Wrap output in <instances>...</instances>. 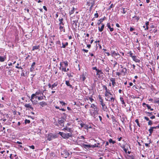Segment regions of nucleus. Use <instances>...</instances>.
Instances as JSON below:
<instances>
[{
	"label": "nucleus",
	"mask_w": 159,
	"mask_h": 159,
	"mask_svg": "<svg viewBox=\"0 0 159 159\" xmlns=\"http://www.w3.org/2000/svg\"><path fill=\"white\" fill-rule=\"evenodd\" d=\"M104 20V18L100 19L99 20V22H98V25H99L100 24L102 25V23L103 22V21Z\"/></svg>",
	"instance_id": "obj_35"
},
{
	"label": "nucleus",
	"mask_w": 159,
	"mask_h": 159,
	"mask_svg": "<svg viewBox=\"0 0 159 159\" xmlns=\"http://www.w3.org/2000/svg\"><path fill=\"white\" fill-rule=\"evenodd\" d=\"M114 6L112 4L111 5V6L109 7V8L108 9V10H110V9H111V8L113 7Z\"/></svg>",
	"instance_id": "obj_61"
},
{
	"label": "nucleus",
	"mask_w": 159,
	"mask_h": 159,
	"mask_svg": "<svg viewBox=\"0 0 159 159\" xmlns=\"http://www.w3.org/2000/svg\"><path fill=\"white\" fill-rule=\"evenodd\" d=\"M152 124V121L151 120H149L148 122V125H151Z\"/></svg>",
	"instance_id": "obj_56"
},
{
	"label": "nucleus",
	"mask_w": 159,
	"mask_h": 159,
	"mask_svg": "<svg viewBox=\"0 0 159 159\" xmlns=\"http://www.w3.org/2000/svg\"><path fill=\"white\" fill-rule=\"evenodd\" d=\"M30 120L25 119V124H27V123L29 124L30 123Z\"/></svg>",
	"instance_id": "obj_53"
},
{
	"label": "nucleus",
	"mask_w": 159,
	"mask_h": 159,
	"mask_svg": "<svg viewBox=\"0 0 159 159\" xmlns=\"http://www.w3.org/2000/svg\"><path fill=\"white\" fill-rule=\"evenodd\" d=\"M133 18L136 19L137 20V21H138L139 19V16H134Z\"/></svg>",
	"instance_id": "obj_49"
},
{
	"label": "nucleus",
	"mask_w": 159,
	"mask_h": 159,
	"mask_svg": "<svg viewBox=\"0 0 159 159\" xmlns=\"http://www.w3.org/2000/svg\"><path fill=\"white\" fill-rule=\"evenodd\" d=\"M84 129H91L92 128V127L91 125H87L86 124H85Z\"/></svg>",
	"instance_id": "obj_32"
},
{
	"label": "nucleus",
	"mask_w": 159,
	"mask_h": 159,
	"mask_svg": "<svg viewBox=\"0 0 159 159\" xmlns=\"http://www.w3.org/2000/svg\"><path fill=\"white\" fill-rule=\"evenodd\" d=\"M74 9H75L74 8V7H73L72 8V9L70 11L69 14L70 15L72 14H73L74 13Z\"/></svg>",
	"instance_id": "obj_44"
},
{
	"label": "nucleus",
	"mask_w": 159,
	"mask_h": 159,
	"mask_svg": "<svg viewBox=\"0 0 159 159\" xmlns=\"http://www.w3.org/2000/svg\"><path fill=\"white\" fill-rule=\"evenodd\" d=\"M39 104L42 107H43L47 105V102L44 101L40 102L39 103Z\"/></svg>",
	"instance_id": "obj_20"
},
{
	"label": "nucleus",
	"mask_w": 159,
	"mask_h": 159,
	"mask_svg": "<svg viewBox=\"0 0 159 159\" xmlns=\"http://www.w3.org/2000/svg\"><path fill=\"white\" fill-rule=\"evenodd\" d=\"M35 65V62H33L32 64V65L31 66V67H34V66Z\"/></svg>",
	"instance_id": "obj_60"
},
{
	"label": "nucleus",
	"mask_w": 159,
	"mask_h": 159,
	"mask_svg": "<svg viewBox=\"0 0 159 159\" xmlns=\"http://www.w3.org/2000/svg\"><path fill=\"white\" fill-rule=\"evenodd\" d=\"M40 93V92H36L35 93H33L31 95V98H32L33 97L36 96V95H39V94Z\"/></svg>",
	"instance_id": "obj_34"
},
{
	"label": "nucleus",
	"mask_w": 159,
	"mask_h": 159,
	"mask_svg": "<svg viewBox=\"0 0 159 159\" xmlns=\"http://www.w3.org/2000/svg\"><path fill=\"white\" fill-rule=\"evenodd\" d=\"M124 59L122 57H121L119 59L120 62L122 63V62L121 61H122Z\"/></svg>",
	"instance_id": "obj_57"
},
{
	"label": "nucleus",
	"mask_w": 159,
	"mask_h": 159,
	"mask_svg": "<svg viewBox=\"0 0 159 159\" xmlns=\"http://www.w3.org/2000/svg\"><path fill=\"white\" fill-rule=\"evenodd\" d=\"M117 51V49L115 48L114 49H111V56L112 57H115L116 56H118L120 57V55L118 53V52H116Z\"/></svg>",
	"instance_id": "obj_5"
},
{
	"label": "nucleus",
	"mask_w": 159,
	"mask_h": 159,
	"mask_svg": "<svg viewBox=\"0 0 159 159\" xmlns=\"http://www.w3.org/2000/svg\"><path fill=\"white\" fill-rule=\"evenodd\" d=\"M107 26L108 28L110 29V31L111 32H112L114 30V28H113L111 27V25L109 22L107 24Z\"/></svg>",
	"instance_id": "obj_26"
},
{
	"label": "nucleus",
	"mask_w": 159,
	"mask_h": 159,
	"mask_svg": "<svg viewBox=\"0 0 159 159\" xmlns=\"http://www.w3.org/2000/svg\"><path fill=\"white\" fill-rule=\"evenodd\" d=\"M59 21L60 22L59 23V25H64V23L63 22V18H61L59 19Z\"/></svg>",
	"instance_id": "obj_28"
},
{
	"label": "nucleus",
	"mask_w": 159,
	"mask_h": 159,
	"mask_svg": "<svg viewBox=\"0 0 159 159\" xmlns=\"http://www.w3.org/2000/svg\"><path fill=\"white\" fill-rule=\"evenodd\" d=\"M116 74L117 75H118V76H119L120 75H121V74L120 72H116Z\"/></svg>",
	"instance_id": "obj_59"
},
{
	"label": "nucleus",
	"mask_w": 159,
	"mask_h": 159,
	"mask_svg": "<svg viewBox=\"0 0 159 159\" xmlns=\"http://www.w3.org/2000/svg\"><path fill=\"white\" fill-rule=\"evenodd\" d=\"M91 148H95V147H98V145H97L96 144H94V145H91Z\"/></svg>",
	"instance_id": "obj_52"
},
{
	"label": "nucleus",
	"mask_w": 159,
	"mask_h": 159,
	"mask_svg": "<svg viewBox=\"0 0 159 159\" xmlns=\"http://www.w3.org/2000/svg\"><path fill=\"white\" fill-rule=\"evenodd\" d=\"M154 129H156V127H151L149 129L148 131H149L150 134L149 135H151Z\"/></svg>",
	"instance_id": "obj_23"
},
{
	"label": "nucleus",
	"mask_w": 159,
	"mask_h": 159,
	"mask_svg": "<svg viewBox=\"0 0 159 159\" xmlns=\"http://www.w3.org/2000/svg\"><path fill=\"white\" fill-rule=\"evenodd\" d=\"M63 64H64L63 62H61L60 64V66L59 67V69L61 70H62V67H64V66H63Z\"/></svg>",
	"instance_id": "obj_40"
},
{
	"label": "nucleus",
	"mask_w": 159,
	"mask_h": 159,
	"mask_svg": "<svg viewBox=\"0 0 159 159\" xmlns=\"http://www.w3.org/2000/svg\"><path fill=\"white\" fill-rule=\"evenodd\" d=\"M120 101L121 102L122 104L125 105V102H124L123 98L122 97H120Z\"/></svg>",
	"instance_id": "obj_36"
},
{
	"label": "nucleus",
	"mask_w": 159,
	"mask_h": 159,
	"mask_svg": "<svg viewBox=\"0 0 159 159\" xmlns=\"http://www.w3.org/2000/svg\"><path fill=\"white\" fill-rule=\"evenodd\" d=\"M63 63H64V64L65 65V67H62V71L64 72L68 71L69 70V69L68 68L67 69L66 68V67L68 66V62L67 61H63Z\"/></svg>",
	"instance_id": "obj_7"
},
{
	"label": "nucleus",
	"mask_w": 159,
	"mask_h": 159,
	"mask_svg": "<svg viewBox=\"0 0 159 159\" xmlns=\"http://www.w3.org/2000/svg\"><path fill=\"white\" fill-rule=\"evenodd\" d=\"M38 96H37L36 95V96L34 97H33V98H31H31L30 99V101L32 102V104L33 105H35L36 104V102H35L33 100V99L35 98H38Z\"/></svg>",
	"instance_id": "obj_21"
},
{
	"label": "nucleus",
	"mask_w": 159,
	"mask_h": 159,
	"mask_svg": "<svg viewBox=\"0 0 159 159\" xmlns=\"http://www.w3.org/2000/svg\"><path fill=\"white\" fill-rule=\"evenodd\" d=\"M40 45L34 46L33 47L32 51H34L35 50L39 49V50Z\"/></svg>",
	"instance_id": "obj_27"
},
{
	"label": "nucleus",
	"mask_w": 159,
	"mask_h": 159,
	"mask_svg": "<svg viewBox=\"0 0 159 159\" xmlns=\"http://www.w3.org/2000/svg\"><path fill=\"white\" fill-rule=\"evenodd\" d=\"M24 106L26 108V110H30L32 111L34 110V108L32 106V104L30 103L25 104Z\"/></svg>",
	"instance_id": "obj_10"
},
{
	"label": "nucleus",
	"mask_w": 159,
	"mask_h": 159,
	"mask_svg": "<svg viewBox=\"0 0 159 159\" xmlns=\"http://www.w3.org/2000/svg\"><path fill=\"white\" fill-rule=\"evenodd\" d=\"M109 142L110 143H112V144H114L116 143V142L114 141H113L112 139H110L109 140Z\"/></svg>",
	"instance_id": "obj_46"
},
{
	"label": "nucleus",
	"mask_w": 159,
	"mask_h": 159,
	"mask_svg": "<svg viewBox=\"0 0 159 159\" xmlns=\"http://www.w3.org/2000/svg\"><path fill=\"white\" fill-rule=\"evenodd\" d=\"M58 85V82L57 81L52 84L49 83L48 84V86L49 88H50L52 90H53L55 89V88L57 87Z\"/></svg>",
	"instance_id": "obj_8"
},
{
	"label": "nucleus",
	"mask_w": 159,
	"mask_h": 159,
	"mask_svg": "<svg viewBox=\"0 0 159 159\" xmlns=\"http://www.w3.org/2000/svg\"><path fill=\"white\" fill-rule=\"evenodd\" d=\"M64 130H67L68 132H70V133H72L73 132L71 128H68L66 126L63 128Z\"/></svg>",
	"instance_id": "obj_18"
},
{
	"label": "nucleus",
	"mask_w": 159,
	"mask_h": 159,
	"mask_svg": "<svg viewBox=\"0 0 159 159\" xmlns=\"http://www.w3.org/2000/svg\"><path fill=\"white\" fill-rule=\"evenodd\" d=\"M78 20H73L72 21V27L74 29H76L77 28Z\"/></svg>",
	"instance_id": "obj_14"
},
{
	"label": "nucleus",
	"mask_w": 159,
	"mask_h": 159,
	"mask_svg": "<svg viewBox=\"0 0 159 159\" xmlns=\"http://www.w3.org/2000/svg\"><path fill=\"white\" fill-rule=\"evenodd\" d=\"M59 30H60V33H64L65 32V29L64 26H62V25H59Z\"/></svg>",
	"instance_id": "obj_15"
},
{
	"label": "nucleus",
	"mask_w": 159,
	"mask_h": 159,
	"mask_svg": "<svg viewBox=\"0 0 159 159\" xmlns=\"http://www.w3.org/2000/svg\"><path fill=\"white\" fill-rule=\"evenodd\" d=\"M102 87L103 89H104L105 90V93H107L108 92H109L110 91H111V90H110L109 89H108L107 86L105 85H102Z\"/></svg>",
	"instance_id": "obj_25"
},
{
	"label": "nucleus",
	"mask_w": 159,
	"mask_h": 159,
	"mask_svg": "<svg viewBox=\"0 0 159 159\" xmlns=\"http://www.w3.org/2000/svg\"><path fill=\"white\" fill-rule=\"evenodd\" d=\"M58 134L64 139H68L70 137H72V133H65L59 132Z\"/></svg>",
	"instance_id": "obj_4"
},
{
	"label": "nucleus",
	"mask_w": 159,
	"mask_h": 159,
	"mask_svg": "<svg viewBox=\"0 0 159 159\" xmlns=\"http://www.w3.org/2000/svg\"><path fill=\"white\" fill-rule=\"evenodd\" d=\"M89 100L91 102H93V101H94L93 99V98L92 96L89 97Z\"/></svg>",
	"instance_id": "obj_48"
},
{
	"label": "nucleus",
	"mask_w": 159,
	"mask_h": 159,
	"mask_svg": "<svg viewBox=\"0 0 159 159\" xmlns=\"http://www.w3.org/2000/svg\"><path fill=\"white\" fill-rule=\"evenodd\" d=\"M86 79V75L84 74V73L80 76V79L81 81H84Z\"/></svg>",
	"instance_id": "obj_17"
},
{
	"label": "nucleus",
	"mask_w": 159,
	"mask_h": 159,
	"mask_svg": "<svg viewBox=\"0 0 159 159\" xmlns=\"http://www.w3.org/2000/svg\"><path fill=\"white\" fill-rule=\"evenodd\" d=\"M132 58L133 60L136 62H139L140 61V60L137 58L136 56H134L132 57Z\"/></svg>",
	"instance_id": "obj_19"
},
{
	"label": "nucleus",
	"mask_w": 159,
	"mask_h": 159,
	"mask_svg": "<svg viewBox=\"0 0 159 159\" xmlns=\"http://www.w3.org/2000/svg\"><path fill=\"white\" fill-rule=\"evenodd\" d=\"M89 1L91 4V5L93 6L94 5L95 3V0H89Z\"/></svg>",
	"instance_id": "obj_41"
},
{
	"label": "nucleus",
	"mask_w": 159,
	"mask_h": 159,
	"mask_svg": "<svg viewBox=\"0 0 159 159\" xmlns=\"http://www.w3.org/2000/svg\"><path fill=\"white\" fill-rule=\"evenodd\" d=\"M135 122L137 123V125L138 126H139V127H140V125L139 123L138 119H136L135 120Z\"/></svg>",
	"instance_id": "obj_45"
},
{
	"label": "nucleus",
	"mask_w": 159,
	"mask_h": 159,
	"mask_svg": "<svg viewBox=\"0 0 159 159\" xmlns=\"http://www.w3.org/2000/svg\"><path fill=\"white\" fill-rule=\"evenodd\" d=\"M69 152L66 150H64L61 152V155L62 157L66 158L69 156Z\"/></svg>",
	"instance_id": "obj_11"
},
{
	"label": "nucleus",
	"mask_w": 159,
	"mask_h": 159,
	"mask_svg": "<svg viewBox=\"0 0 159 159\" xmlns=\"http://www.w3.org/2000/svg\"><path fill=\"white\" fill-rule=\"evenodd\" d=\"M68 44V43L67 42H66L65 44H64L63 43H62V46L61 47V48H66V46H67Z\"/></svg>",
	"instance_id": "obj_37"
},
{
	"label": "nucleus",
	"mask_w": 159,
	"mask_h": 159,
	"mask_svg": "<svg viewBox=\"0 0 159 159\" xmlns=\"http://www.w3.org/2000/svg\"><path fill=\"white\" fill-rule=\"evenodd\" d=\"M149 22L148 21L146 22L145 24L146 25V28H145V30H148V25H149Z\"/></svg>",
	"instance_id": "obj_43"
},
{
	"label": "nucleus",
	"mask_w": 159,
	"mask_h": 159,
	"mask_svg": "<svg viewBox=\"0 0 159 159\" xmlns=\"http://www.w3.org/2000/svg\"><path fill=\"white\" fill-rule=\"evenodd\" d=\"M111 64L113 66V68L115 67L117 65H119L117 62L116 60H111Z\"/></svg>",
	"instance_id": "obj_16"
},
{
	"label": "nucleus",
	"mask_w": 159,
	"mask_h": 159,
	"mask_svg": "<svg viewBox=\"0 0 159 159\" xmlns=\"http://www.w3.org/2000/svg\"><path fill=\"white\" fill-rule=\"evenodd\" d=\"M90 109L89 110L90 115L96 118V115L98 114L99 111V109L97 105L93 103L91 104L90 107Z\"/></svg>",
	"instance_id": "obj_1"
},
{
	"label": "nucleus",
	"mask_w": 159,
	"mask_h": 159,
	"mask_svg": "<svg viewBox=\"0 0 159 159\" xmlns=\"http://www.w3.org/2000/svg\"><path fill=\"white\" fill-rule=\"evenodd\" d=\"M158 100L157 101H154V103H157L158 104L159 103V98H158Z\"/></svg>",
	"instance_id": "obj_58"
},
{
	"label": "nucleus",
	"mask_w": 159,
	"mask_h": 159,
	"mask_svg": "<svg viewBox=\"0 0 159 159\" xmlns=\"http://www.w3.org/2000/svg\"><path fill=\"white\" fill-rule=\"evenodd\" d=\"M121 75L125 76L127 75V69L126 67H124L120 71Z\"/></svg>",
	"instance_id": "obj_9"
},
{
	"label": "nucleus",
	"mask_w": 159,
	"mask_h": 159,
	"mask_svg": "<svg viewBox=\"0 0 159 159\" xmlns=\"http://www.w3.org/2000/svg\"><path fill=\"white\" fill-rule=\"evenodd\" d=\"M66 84L67 86H69L70 88L72 89L73 88V87L70 84V81H69L66 80Z\"/></svg>",
	"instance_id": "obj_31"
},
{
	"label": "nucleus",
	"mask_w": 159,
	"mask_h": 159,
	"mask_svg": "<svg viewBox=\"0 0 159 159\" xmlns=\"http://www.w3.org/2000/svg\"><path fill=\"white\" fill-rule=\"evenodd\" d=\"M129 56L132 58V57H133L134 56L133 55V53L131 51H130L129 52Z\"/></svg>",
	"instance_id": "obj_62"
},
{
	"label": "nucleus",
	"mask_w": 159,
	"mask_h": 159,
	"mask_svg": "<svg viewBox=\"0 0 159 159\" xmlns=\"http://www.w3.org/2000/svg\"><path fill=\"white\" fill-rule=\"evenodd\" d=\"M2 132V133H1V134L2 136H5L6 135V132H5V130H2L1 131V133Z\"/></svg>",
	"instance_id": "obj_42"
},
{
	"label": "nucleus",
	"mask_w": 159,
	"mask_h": 159,
	"mask_svg": "<svg viewBox=\"0 0 159 159\" xmlns=\"http://www.w3.org/2000/svg\"><path fill=\"white\" fill-rule=\"evenodd\" d=\"M6 59V57L4 56L3 57H1V62H3Z\"/></svg>",
	"instance_id": "obj_39"
},
{
	"label": "nucleus",
	"mask_w": 159,
	"mask_h": 159,
	"mask_svg": "<svg viewBox=\"0 0 159 159\" xmlns=\"http://www.w3.org/2000/svg\"><path fill=\"white\" fill-rule=\"evenodd\" d=\"M105 25L103 23L102 24V26L100 27L99 26L98 27V29L99 32H102L104 28Z\"/></svg>",
	"instance_id": "obj_22"
},
{
	"label": "nucleus",
	"mask_w": 159,
	"mask_h": 159,
	"mask_svg": "<svg viewBox=\"0 0 159 159\" xmlns=\"http://www.w3.org/2000/svg\"><path fill=\"white\" fill-rule=\"evenodd\" d=\"M57 137V135L56 134H53L52 133H50L48 134L47 139V140L49 141H51L52 139H55Z\"/></svg>",
	"instance_id": "obj_6"
},
{
	"label": "nucleus",
	"mask_w": 159,
	"mask_h": 159,
	"mask_svg": "<svg viewBox=\"0 0 159 159\" xmlns=\"http://www.w3.org/2000/svg\"><path fill=\"white\" fill-rule=\"evenodd\" d=\"M38 99L39 100H41L44 99L43 97V96L38 97Z\"/></svg>",
	"instance_id": "obj_51"
},
{
	"label": "nucleus",
	"mask_w": 159,
	"mask_h": 159,
	"mask_svg": "<svg viewBox=\"0 0 159 159\" xmlns=\"http://www.w3.org/2000/svg\"><path fill=\"white\" fill-rule=\"evenodd\" d=\"M10 158L11 159H18L16 155H12V154L10 155Z\"/></svg>",
	"instance_id": "obj_30"
},
{
	"label": "nucleus",
	"mask_w": 159,
	"mask_h": 159,
	"mask_svg": "<svg viewBox=\"0 0 159 159\" xmlns=\"http://www.w3.org/2000/svg\"><path fill=\"white\" fill-rule=\"evenodd\" d=\"M105 95L107 98H105L106 101L109 102H114L115 99V96L114 95V97H113V94L111 93V91L108 92V93H105Z\"/></svg>",
	"instance_id": "obj_2"
},
{
	"label": "nucleus",
	"mask_w": 159,
	"mask_h": 159,
	"mask_svg": "<svg viewBox=\"0 0 159 159\" xmlns=\"http://www.w3.org/2000/svg\"><path fill=\"white\" fill-rule=\"evenodd\" d=\"M82 145H83V147L85 148H91V145H90L89 144L88 145V144H83Z\"/></svg>",
	"instance_id": "obj_33"
},
{
	"label": "nucleus",
	"mask_w": 159,
	"mask_h": 159,
	"mask_svg": "<svg viewBox=\"0 0 159 159\" xmlns=\"http://www.w3.org/2000/svg\"><path fill=\"white\" fill-rule=\"evenodd\" d=\"M110 80L112 82L113 87L115 86L116 84L115 78H111L110 79Z\"/></svg>",
	"instance_id": "obj_24"
},
{
	"label": "nucleus",
	"mask_w": 159,
	"mask_h": 159,
	"mask_svg": "<svg viewBox=\"0 0 159 159\" xmlns=\"http://www.w3.org/2000/svg\"><path fill=\"white\" fill-rule=\"evenodd\" d=\"M50 43H51L50 44V46H52L54 44V42L53 41V40H52V39H51Z\"/></svg>",
	"instance_id": "obj_54"
},
{
	"label": "nucleus",
	"mask_w": 159,
	"mask_h": 159,
	"mask_svg": "<svg viewBox=\"0 0 159 159\" xmlns=\"http://www.w3.org/2000/svg\"><path fill=\"white\" fill-rule=\"evenodd\" d=\"M96 71H97L96 75L97 76H98V74L99 73H100V74H103L101 70L98 69L97 70H96Z\"/></svg>",
	"instance_id": "obj_38"
},
{
	"label": "nucleus",
	"mask_w": 159,
	"mask_h": 159,
	"mask_svg": "<svg viewBox=\"0 0 159 159\" xmlns=\"http://www.w3.org/2000/svg\"><path fill=\"white\" fill-rule=\"evenodd\" d=\"M148 100L149 101H150V102H153L154 103V101L153 100V99H152V98H149L148 99Z\"/></svg>",
	"instance_id": "obj_63"
},
{
	"label": "nucleus",
	"mask_w": 159,
	"mask_h": 159,
	"mask_svg": "<svg viewBox=\"0 0 159 159\" xmlns=\"http://www.w3.org/2000/svg\"><path fill=\"white\" fill-rule=\"evenodd\" d=\"M8 117V115L7 114H5L3 115L1 114V117L2 118L1 120H2L4 121H5Z\"/></svg>",
	"instance_id": "obj_12"
},
{
	"label": "nucleus",
	"mask_w": 159,
	"mask_h": 159,
	"mask_svg": "<svg viewBox=\"0 0 159 159\" xmlns=\"http://www.w3.org/2000/svg\"><path fill=\"white\" fill-rule=\"evenodd\" d=\"M155 44H156L157 47H158L159 46V42L158 43L157 41H156L155 42Z\"/></svg>",
	"instance_id": "obj_64"
},
{
	"label": "nucleus",
	"mask_w": 159,
	"mask_h": 159,
	"mask_svg": "<svg viewBox=\"0 0 159 159\" xmlns=\"http://www.w3.org/2000/svg\"><path fill=\"white\" fill-rule=\"evenodd\" d=\"M146 114L149 116H150L152 115V112H148L146 111L145 112Z\"/></svg>",
	"instance_id": "obj_47"
},
{
	"label": "nucleus",
	"mask_w": 159,
	"mask_h": 159,
	"mask_svg": "<svg viewBox=\"0 0 159 159\" xmlns=\"http://www.w3.org/2000/svg\"><path fill=\"white\" fill-rule=\"evenodd\" d=\"M60 103L62 105V106L65 105L66 104V103L63 102V101H60Z\"/></svg>",
	"instance_id": "obj_55"
},
{
	"label": "nucleus",
	"mask_w": 159,
	"mask_h": 159,
	"mask_svg": "<svg viewBox=\"0 0 159 159\" xmlns=\"http://www.w3.org/2000/svg\"><path fill=\"white\" fill-rule=\"evenodd\" d=\"M58 124L62 126H64V120L63 119L59 118L58 120Z\"/></svg>",
	"instance_id": "obj_13"
},
{
	"label": "nucleus",
	"mask_w": 159,
	"mask_h": 159,
	"mask_svg": "<svg viewBox=\"0 0 159 159\" xmlns=\"http://www.w3.org/2000/svg\"><path fill=\"white\" fill-rule=\"evenodd\" d=\"M148 139H149V140L148 142V143H145V145L147 147H150L149 144L151 143L152 141L150 139H149L148 137L147 138Z\"/></svg>",
	"instance_id": "obj_29"
},
{
	"label": "nucleus",
	"mask_w": 159,
	"mask_h": 159,
	"mask_svg": "<svg viewBox=\"0 0 159 159\" xmlns=\"http://www.w3.org/2000/svg\"><path fill=\"white\" fill-rule=\"evenodd\" d=\"M98 97L99 99V101L100 102V104L102 106V109L104 111H107L108 110V108L107 106L105 103V102H104L103 99H102L100 95H99Z\"/></svg>",
	"instance_id": "obj_3"
},
{
	"label": "nucleus",
	"mask_w": 159,
	"mask_h": 159,
	"mask_svg": "<svg viewBox=\"0 0 159 159\" xmlns=\"http://www.w3.org/2000/svg\"><path fill=\"white\" fill-rule=\"evenodd\" d=\"M109 67L107 66L106 68L105 69V70L106 72H109Z\"/></svg>",
	"instance_id": "obj_50"
}]
</instances>
